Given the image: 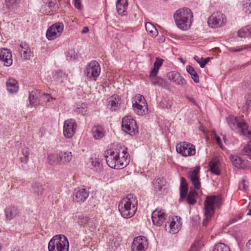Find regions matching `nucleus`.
Listing matches in <instances>:
<instances>
[{
    "mask_svg": "<svg viewBox=\"0 0 251 251\" xmlns=\"http://www.w3.org/2000/svg\"><path fill=\"white\" fill-rule=\"evenodd\" d=\"M243 10L246 13H251V0H245L243 2Z\"/></svg>",
    "mask_w": 251,
    "mask_h": 251,
    "instance_id": "nucleus-48",
    "label": "nucleus"
},
{
    "mask_svg": "<svg viewBox=\"0 0 251 251\" xmlns=\"http://www.w3.org/2000/svg\"><path fill=\"white\" fill-rule=\"evenodd\" d=\"M89 192L85 188L75 189L73 200L77 202L84 201L89 196Z\"/></svg>",
    "mask_w": 251,
    "mask_h": 251,
    "instance_id": "nucleus-18",
    "label": "nucleus"
},
{
    "mask_svg": "<svg viewBox=\"0 0 251 251\" xmlns=\"http://www.w3.org/2000/svg\"><path fill=\"white\" fill-rule=\"evenodd\" d=\"M228 124L232 130L240 132L246 136L249 137L251 131L248 130V126L245 120L233 116L227 118Z\"/></svg>",
    "mask_w": 251,
    "mask_h": 251,
    "instance_id": "nucleus-5",
    "label": "nucleus"
},
{
    "mask_svg": "<svg viewBox=\"0 0 251 251\" xmlns=\"http://www.w3.org/2000/svg\"><path fill=\"white\" fill-rule=\"evenodd\" d=\"M6 87L9 93L12 94L17 93L19 89L18 83L14 79H9L6 82Z\"/></svg>",
    "mask_w": 251,
    "mask_h": 251,
    "instance_id": "nucleus-26",
    "label": "nucleus"
},
{
    "mask_svg": "<svg viewBox=\"0 0 251 251\" xmlns=\"http://www.w3.org/2000/svg\"><path fill=\"white\" fill-rule=\"evenodd\" d=\"M194 59L200 64V66L201 68H204L206 64L210 60V58L209 57H207L204 59H202V58H200L199 57L196 55L194 57Z\"/></svg>",
    "mask_w": 251,
    "mask_h": 251,
    "instance_id": "nucleus-50",
    "label": "nucleus"
},
{
    "mask_svg": "<svg viewBox=\"0 0 251 251\" xmlns=\"http://www.w3.org/2000/svg\"><path fill=\"white\" fill-rule=\"evenodd\" d=\"M77 223L82 227H85L86 226L91 227L95 226V225L93 226V221L92 219H90L88 217L83 215L78 217Z\"/></svg>",
    "mask_w": 251,
    "mask_h": 251,
    "instance_id": "nucleus-28",
    "label": "nucleus"
},
{
    "mask_svg": "<svg viewBox=\"0 0 251 251\" xmlns=\"http://www.w3.org/2000/svg\"><path fill=\"white\" fill-rule=\"evenodd\" d=\"M93 138L96 140H100L105 135L104 129L100 126H95L92 129Z\"/></svg>",
    "mask_w": 251,
    "mask_h": 251,
    "instance_id": "nucleus-25",
    "label": "nucleus"
},
{
    "mask_svg": "<svg viewBox=\"0 0 251 251\" xmlns=\"http://www.w3.org/2000/svg\"><path fill=\"white\" fill-rule=\"evenodd\" d=\"M159 69L155 68L154 67L150 73V78H152V77L157 76V74L158 72Z\"/></svg>",
    "mask_w": 251,
    "mask_h": 251,
    "instance_id": "nucleus-58",
    "label": "nucleus"
},
{
    "mask_svg": "<svg viewBox=\"0 0 251 251\" xmlns=\"http://www.w3.org/2000/svg\"><path fill=\"white\" fill-rule=\"evenodd\" d=\"M20 1V0H5L6 5L8 9L17 6Z\"/></svg>",
    "mask_w": 251,
    "mask_h": 251,
    "instance_id": "nucleus-51",
    "label": "nucleus"
},
{
    "mask_svg": "<svg viewBox=\"0 0 251 251\" xmlns=\"http://www.w3.org/2000/svg\"><path fill=\"white\" fill-rule=\"evenodd\" d=\"M132 107L134 112L139 115H143L148 111L147 104L132 105Z\"/></svg>",
    "mask_w": 251,
    "mask_h": 251,
    "instance_id": "nucleus-31",
    "label": "nucleus"
},
{
    "mask_svg": "<svg viewBox=\"0 0 251 251\" xmlns=\"http://www.w3.org/2000/svg\"><path fill=\"white\" fill-rule=\"evenodd\" d=\"M19 209L14 206H9L6 207L4 210L5 218L8 221H10L19 216Z\"/></svg>",
    "mask_w": 251,
    "mask_h": 251,
    "instance_id": "nucleus-20",
    "label": "nucleus"
},
{
    "mask_svg": "<svg viewBox=\"0 0 251 251\" xmlns=\"http://www.w3.org/2000/svg\"><path fill=\"white\" fill-rule=\"evenodd\" d=\"M154 191H160L163 186L165 185V180L162 178H157L152 182Z\"/></svg>",
    "mask_w": 251,
    "mask_h": 251,
    "instance_id": "nucleus-38",
    "label": "nucleus"
},
{
    "mask_svg": "<svg viewBox=\"0 0 251 251\" xmlns=\"http://www.w3.org/2000/svg\"><path fill=\"white\" fill-rule=\"evenodd\" d=\"M163 61V59L159 58H156V61L153 64L154 67L159 69L160 67L162 65Z\"/></svg>",
    "mask_w": 251,
    "mask_h": 251,
    "instance_id": "nucleus-56",
    "label": "nucleus"
},
{
    "mask_svg": "<svg viewBox=\"0 0 251 251\" xmlns=\"http://www.w3.org/2000/svg\"><path fill=\"white\" fill-rule=\"evenodd\" d=\"M246 155L251 159V142H250L244 148Z\"/></svg>",
    "mask_w": 251,
    "mask_h": 251,
    "instance_id": "nucleus-55",
    "label": "nucleus"
},
{
    "mask_svg": "<svg viewBox=\"0 0 251 251\" xmlns=\"http://www.w3.org/2000/svg\"><path fill=\"white\" fill-rule=\"evenodd\" d=\"M145 27L148 33L152 37H155L158 34L157 29L151 22H147L145 24Z\"/></svg>",
    "mask_w": 251,
    "mask_h": 251,
    "instance_id": "nucleus-36",
    "label": "nucleus"
},
{
    "mask_svg": "<svg viewBox=\"0 0 251 251\" xmlns=\"http://www.w3.org/2000/svg\"><path fill=\"white\" fill-rule=\"evenodd\" d=\"M166 217L163 210L157 208L152 212L151 214L152 223L154 225L161 226L165 222Z\"/></svg>",
    "mask_w": 251,
    "mask_h": 251,
    "instance_id": "nucleus-14",
    "label": "nucleus"
},
{
    "mask_svg": "<svg viewBox=\"0 0 251 251\" xmlns=\"http://www.w3.org/2000/svg\"><path fill=\"white\" fill-rule=\"evenodd\" d=\"M188 190V185L186 179L184 177L180 178V201H183L186 198Z\"/></svg>",
    "mask_w": 251,
    "mask_h": 251,
    "instance_id": "nucleus-22",
    "label": "nucleus"
},
{
    "mask_svg": "<svg viewBox=\"0 0 251 251\" xmlns=\"http://www.w3.org/2000/svg\"><path fill=\"white\" fill-rule=\"evenodd\" d=\"M69 242L63 235H56L50 240L48 244L49 251H68Z\"/></svg>",
    "mask_w": 251,
    "mask_h": 251,
    "instance_id": "nucleus-4",
    "label": "nucleus"
},
{
    "mask_svg": "<svg viewBox=\"0 0 251 251\" xmlns=\"http://www.w3.org/2000/svg\"><path fill=\"white\" fill-rule=\"evenodd\" d=\"M65 77V73L60 70L56 71L53 75V78L59 83L63 82L62 79Z\"/></svg>",
    "mask_w": 251,
    "mask_h": 251,
    "instance_id": "nucleus-43",
    "label": "nucleus"
},
{
    "mask_svg": "<svg viewBox=\"0 0 251 251\" xmlns=\"http://www.w3.org/2000/svg\"><path fill=\"white\" fill-rule=\"evenodd\" d=\"M246 99L245 104L243 106V111L245 113L251 110V92L246 96Z\"/></svg>",
    "mask_w": 251,
    "mask_h": 251,
    "instance_id": "nucleus-45",
    "label": "nucleus"
},
{
    "mask_svg": "<svg viewBox=\"0 0 251 251\" xmlns=\"http://www.w3.org/2000/svg\"><path fill=\"white\" fill-rule=\"evenodd\" d=\"M151 82L153 85L163 87L165 85V80L158 76L150 78Z\"/></svg>",
    "mask_w": 251,
    "mask_h": 251,
    "instance_id": "nucleus-40",
    "label": "nucleus"
},
{
    "mask_svg": "<svg viewBox=\"0 0 251 251\" xmlns=\"http://www.w3.org/2000/svg\"><path fill=\"white\" fill-rule=\"evenodd\" d=\"M198 195V193L195 191L191 190L187 198V202L191 205H194L196 203V197Z\"/></svg>",
    "mask_w": 251,
    "mask_h": 251,
    "instance_id": "nucleus-42",
    "label": "nucleus"
},
{
    "mask_svg": "<svg viewBox=\"0 0 251 251\" xmlns=\"http://www.w3.org/2000/svg\"><path fill=\"white\" fill-rule=\"evenodd\" d=\"M64 25L62 23H57L49 27L46 32V37L49 40H52L60 36L63 31Z\"/></svg>",
    "mask_w": 251,
    "mask_h": 251,
    "instance_id": "nucleus-9",
    "label": "nucleus"
},
{
    "mask_svg": "<svg viewBox=\"0 0 251 251\" xmlns=\"http://www.w3.org/2000/svg\"><path fill=\"white\" fill-rule=\"evenodd\" d=\"M108 106L112 111L120 108L121 103L120 97L116 95H113L108 99Z\"/></svg>",
    "mask_w": 251,
    "mask_h": 251,
    "instance_id": "nucleus-19",
    "label": "nucleus"
},
{
    "mask_svg": "<svg viewBox=\"0 0 251 251\" xmlns=\"http://www.w3.org/2000/svg\"><path fill=\"white\" fill-rule=\"evenodd\" d=\"M148 246V240L145 236L135 237L132 243V251H145Z\"/></svg>",
    "mask_w": 251,
    "mask_h": 251,
    "instance_id": "nucleus-11",
    "label": "nucleus"
},
{
    "mask_svg": "<svg viewBox=\"0 0 251 251\" xmlns=\"http://www.w3.org/2000/svg\"><path fill=\"white\" fill-rule=\"evenodd\" d=\"M116 151H118V150L115 149V151H112L111 150H108L105 153V155H106L107 156H115V154H116Z\"/></svg>",
    "mask_w": 251,
    "mask_h": 251,
    "instance_id": "nucleus-60",
    "label": "nucleus"
},
{
    "mask_svg": "<svg viewBox=\"0 0 251 251\" xmlns=\"http://www.w3.org/2000/svg\"><path fill=\"white\" fill-rule=\"evenodd\" d=\"M21 55L26 60L29 59L33 56V53L31 52L30 48L28 44L25 42H21L20 45Z\"/></svg>",
    "mask_w": 251,
    "mask_h": 251,
    "instance_id": "nucleus-21",
    "label": "nucleus"
},
{
    "mask_svg": "<svg viewBox=\"0 0 251 251\" xmlns=\"http://www.w3.org/2000/svg\"><path fill=\"white\" fill-rule=\"evenodd\" d=\"M74 4L75 8L78 9H81L82 5L81 4V0H75Z\"/></svg>",
    "mask_w": 251,
    "mask_h": 251,
    "instance_id": "nucleus-59",
    "label": "nucleus"
},
{
    "mask_svg": "<svg viewBox=\"0 0 251 251\" xmlns=\"http://www.w3.org/2000/svg\"><path fill=\"white\" fill-rule=\"evenodd\" d=\"M200 167H197L193 170L188 173V176L190 178L195 189L199 190L201 187V183L199 180V174L200 173Z\"/></svg>",
    "mask_w": 251,
    "mask_h": 251,
    "instance_id": "nucleus-16",
    "label": "nucleus"
},
{
    "mask_svg": "<svg viewBox=\"0 0 251 251\" xmlns=\"http://www.w3.org/2000/svg\"><path fill=\"white\" fill-rule=\"evenodd\" d=\"M219 161L218 160H212L209 162V170L211 172L216 175L220 174V170L219 169Z\"/></svg>",
    "mask_w": 251,
    "mask_h": 251,
    "instance_id": "nucleus-33",
    "label": "nucleus"
},
{
    "mask_svg": "<svg viewBox=\"0 0 251 251\" xmlns=\"http://www.w3.org/2000/svg\"><path fill=\"white\" fill-rule=\"evenodd\" d=\"M201 243L200 241L195 242L192 246L189 251H200Z\"/></svg>",
    "mask_w": 251,
    "mask_h": 251,
    "instance_id": "nucleus-54",
    "label": "nucleus"
},
{
    "mask_svg": "<svg viewBox=\"0 0 251 251\" xmlns=\"http://www.w3.org/2000/svg\"><path fill=\"white\" fill-rule=\"evenodd\" d=\"M121 150L118 149V151H116V154L119 155L118 160L119 165L118 167L123 169L129 164L130 157L126 147L121 148Z\"/></svg>",
    "mask_w": 251,
    "mask_h": 251,
    "instance_id": "nucleus-13",
    "label": "nucleus"
},
{
    "mask_svg": "<svg viewBox=\"0 0 251 251\" xmlns=\"http://www.w3.org/2000/svg\"><path fill=\"white\" fill-rule=\"evenodd\" d=\"M159 105L162 108L169 109L172 105V101L169 100L163 99L159 102Z\"/></svg>",
    "mask_w": 251,
    "mask_h": 251,
    "instance_id": "nucleus-49",
    "label": "nucleus"
},
{
    "mask_svg": "<svg viewBox=\"0 0 251 251\" xmlns=\"http://www.w3.org/2000/svg\"><path fill=\"white\" fill-rule=\"evenodd\" d=\"M59 153H50L48 155V163L51 165L60 164Z\"/></svg>",
    "mask_w": 251,
    "mask_h": 251,
    "instance_id": "nucleus-32",
    "label": "nucleus"
},
{
    "mask_svg": "<svg viewBox=\"0 0 251 251\" xmlns=\"http://www.w3.org/2000/svg\"><path fill=\"white\" fill-rule=\"evenodd\" d=\"M118 154H116L114 156L104 155L106 163L110 168L117 170L121 169V168L118 167L119 165L118 160Z\"/></svg>",
    "mask_w": 251,
    "mask_h": 251,
    "instance_id": "nucleus-23",
    "label": "nucleus"
},
{
    "mask_svg": "<svg viewBox=\"0 0 251 251\" xmlns=\"http://www.w3.org/2000/svg\"><path fill=\"white\" fill-rule=\"evenodd\" d=\"M91 164L93 167H95L96 169H97V168H99L100 163L98 160L95 159L91 161Z\"/></svg>",
    "mask_w": 251,
    "mask_h": 251,
    "instance_id": "nucleus-61",
    "label": "nucleus"
},
{
    "mask_svg": "<svg viewBox=\"0 0 251 251\" xmlns=\"http://www.w3.org/2000/svg\"><path fill=\"white\" fill-rule=\"evenodd\" d=\"M76 54L75 50H69L67 53V59L68 60H75L76 58Z\"/></svg>",
    "mask_w": 251,
    "mask_h": 251,
    "instance_id": "nucleus-52",
    "label": "nucleus"
},
{
    "mask_svg": "<svg viewBox=\"0 0 251 251\" xmlns=\"http://www.w3.org/2000/svg\"><path fill=\"white\" fill-rule=\"evenodd\" d=\"M181 225V224H180L179 222H178V223H176L175 219H173V220L169 224V227L170 229L169 232L174 234L176 233L180 229Z\"/></svg>",
    "mask_w": 251,
    "mask_h": 251,
    "instance_id": "nucleus-41",
    "label": "nucleus"
},
{
    "mask_svg": "<svg viewBox=\"0 0 251 251\" xmlns=\"http://www.w3.org/2000/svg\"><path fill=\"white\" fill-rule=\"evenodd\" d=\"M144 103V104H147L145 98L140 94L136 95L132 101V105L143 104Z\"/></svg>",
    "mask_w": 251,
    "mask_h": 251,
    "instance_id": "nucleus-44",
    "label": "nucleus"
},
{
    "mask_svg": "<svg viewBox=\"0 0 251 251\" xmlns=\"http://www.w3.org/2000/svg\"><path fill=\"white\" fill-rule=\"evenodd\" d=\"M215 139H216V141L217 144L222 148V144L221 140V138H220V137L216 136Z\"/></svg>",
    "mask_w": 251,
    "mask_h": 251,
    "instance_id": "nucleus-63",
    "label": "nucleus"
},
{
    "mask_svg": "<svg viewBox=\"0 0 251 251\" xmlns=\"http://www.w3.org/2000/svg\"><path fill=\"white\" fill-rule=\"evenodd\" d=\"M251 35V26L248 25L239 30L238 35L241 38H246Z\"/></svg>",
    "mask_w": 251,
    "mask_h": 251,
    "instance_id": "nucleus-39",
    "label": "nucleus"
},
{
    "mask_svg": "<svg viewBox=\"0 0 251 251\" xmlns=\"http://www.w3.org/2000/svg\"><path fill=\"white\" fill-rule=\"evenodd\" d=\"M89 29L88 26H84L83 27L82 30H81V32L82 34H85L89 32Z\"/></svg>",
    "mask_w": 251,
    "mask_h": 251,
    "instance_id": "nucleus-64",
    "label": "nucleus"
},
{
    "mask_svg": "<svg viewBox=\"0 0 251 251\" xmlns=\"http://www.w3.org/2000/svg\"><path fill=\"white\" fill-rule=\"evenodd\" d=\"M56 4V0H51L49 1L48 3V6L49 7L51 10H52L53 9L55 8V5Z\"/></svg>",
    "mask_w": 251,
    "mask_h": 251,
    "instance_id": "nucleus-57",
    "label": "nucleus"
},
{
    "mask_svg": "<svg viewBox=\"0 0 251 251\" xmlns=\"http://www.w3.org/2000/svg\"><path fill=\"white\" fill-rule=\"evenodd\" d=\"M122 127L123 131L131 136L135 135L138 132L136 121L130 116L123 119Z\"/></svg>",
    "mask_w": 251,
    "mask_h": 251,
    "instance_id": "nucleus-7",
    "label": "nucleus"
},
{
    "mask_svg": "<svg viewBox=\"0 0 251 251\" xmlns=\"http://www.w3.org/2000/svg\"><path fill=\"white\" fill-rule=\"evenodd\" d=\"M87 105L85 103L77 104L76 108L75 109V112L76 114H80L83 115L87 110Z\"/></svg>",
    "mask_w": 251,
    "mask_h": 251,
    "instance_id": "nucleus-46",
    "label": "nucleus"
},
{
    "mask_svg": "<svg viewBox=\"0 0 251 251\" xmlns=\"http://www.w3.org/2000/svg\"><path fill=\"white\" fill-rule=\"evenodd\" d=\"M77 125L74 119H68L65 121L63 126V134L68 139L71 138L75 132Z\"/></svg>",
    "mask_w": 251,
    "mask_h": 251,
    "instance_id": "nucleus-10",
    "label": "nucleus"
},
{
    "mask_svg": "<svg viewBox=\"0 0 251 251\" xmlns=\"http://www.w3.org/2000/svg\"><path fill=\"white\" fill-rule=\"evenodd\" d=\"M174 18L178 28L187 30L190 28L193 22V13L189 8H180L174 13Z\"/></svg>",
    "mask_w": 251,
    "mask_h": 251,
    "instance_id": "nucleus-2",
    "label": "nucleus"
},
{
    "mask_svg": "<svg viewBox=\"0 0 251 251\" xmlns=\"http://www.w3.org/2000/svg\"><path fill=\"white\" fill-rule=\"evenodd\" d=\"M186 71L191 75L192 79L195 83L199 82V76L192 66L190 65L187 66Z\"/></svg>",
    "mask_w": 251,
    "mask_h": 251,
    "instance_id": "nucleus-37",
    "label": "nucleus"
},
{
    "mask_svg": "<svg viewBox=\"0 0 251 251\" xmlns=\"http://www.w3.org/2000/svg\"><path fill=\"white\" fill-rule=\"evenodd\" d=\"M222 198L220 196H211L207 197L204 201V216L203 225L206 226L211 217L214 213V206L219 207L222 205Z\"/></svg>",
    "mask_w": 251,
    "mask_h": 251,
    "instance_id": "nucleus-3",
    "label": "nucleus"
},
{
    "mask_svg": "<svg viewBox=\"0 0 251 251\" xmlns=\"http://www.w3.org/2000/svg\"><path fill=\"white\" fill-rule=\"evenodd\" d=\"M226 16L219 11L213 13L207 20L208 26L211 28L222 27L226 25Z\"/></svg>",
    "mask_w": 251,
    "mask_h": 251,
    "instance_id": "nucleus-6",
    "label": "nucleus"
},
{
    "mask_svg": "<svg viewBox=\"0 0 251 251\" xmlns=\"http://www.w3.org/2000/svg\"><path fill=\"white\" fill-rule=\"evenodd\" d=\"M44 188L42 184L39 182H35L32 185V191L33 193L41 196L43 194Z\"/></svg>",
    "mask_w": 251,
    "mask_h": 251,
    "instance_id": "nucleus-35",
    "label": "nucleus"
},
{
    "mask_svg": "<svg viewBox=\"0 0 251 251\" xmlns=\"http://www.w3.org/2000/svg\"><path fill=\"white\" fill-rule=\"evenodd\" d=\"M138 201L133 194H129L124 198L119 204V210L125 218H131L135 214L137 209Z\"/></svg>",
    "mask_w": 251,
    "mask_h": 251,
    "instance_id": "nucleus-1",
    "label": "nucleus"
},
{
    "mask_svg": "<svg viewBox=\"0 0 251 251\" xmlns=\"http://www.w3.org/2000/svg\"><path fill=\"white\" fill-rule=\"evenodd\" d=\"M213 251H230V249L226 244L219 243L215 245Z\"/></svg>",
    "mask_w": 251,
    "mask_h": 251,
    "instance_id": "nucleus-47",
    "label": "nucleus"
},
{
    "mask_svg": "<svg viewBox=\"0 0 251 251\" xmlns=\"http://www.w3.org/2000/svg\"><path fill=\"white\" fill-rule=\"evenodd\" d=\"M176 150L178 153L184 157L193 156L196 153L195 146L186 142H180L177 144Z\"/></svg>",
    "mask_w": 251,
    "mask_h": 251,
    "instance_id": "nucleus-8",
    "label": "nucleus"
},
{
    "mask_svg": "<svg viewBox=\"0 0 251 251\" xmlns=\"http://www.w3.org/2000/svg\"><path fill=\"white\" fill-rule=\"evenodd\" d=\"M28 99L30 104L32 107L36 108L40 104V101L38 99V95L36 92H31L29 93Z\"/></svg>",
    "mask_w": 251,
    "mask_h": 251,
    "instance_id": "nucleus-30",
    "label": "nucleus"
},
{
    "mask_svg": "<svg viewBox=\"0 0 251 251\" xmlns=\"http://www.w3.org/2000/svg\"><path fill=\"white\" fill-rule=\"evenodd\" d=\"M29 149L25 147L22 149V156L20 157L21 163L25 164H26L29 160Z\"/></svg>",
    "mask_w": 251,
    "mask_h": 251,
    "instance_id": "nucleus-34",
    "label": "nucleus"
},
{
    "mask_svg": "<svg viewBox=\"0 0 251 251\" xmlns=\"http://www.w3.org/2000/svg\"><path fill=\"white\" fill-rule=\"evenodd\" d=\"M243 50V48H230L229 49V50L232 52H239L242 51Z\"/></svg>",
    "mask_w": 251,
    "mask_h": 251,
    "instance_id": "nucleus-62",
    "label": "nucleus"
},
{
    "mask_svg": "<svg viewBox=\"0 0 251 251\" xmlns=\"http://www.w3.org/2000/svg\"><path fill=\"white\" fill-rule=\"evenodd\" d=\"M127 6V0H118L116 2V9L118 14L126 15Z\"/></svg>",
    "mask_w": 251,
    "mask_h": 251,
    "instance_id": "nucleus-24",
    "label": "nucleus"
},
{
    "mask_svg": "<svg viewBox=\"0 0 251 251\" xmlns=\"http://www.w3.org/2000/svg\"><path fill=\"white\" fill-rule=\"evenodd\" d=\"M0 60L3 62L4 66L7 67L11 66L12 64L13 60L10 50L5 48L0 49Z\"/></svg>",
    "mask_w": 251,
    "mask_h": 251,
    "instance_id": "nucleus-17",
    "label": "nucleus"
},
{
    "mask_svg": "<svg viewBox=\"0 0 251 251\" xmlns=\"http://www.w3.org/2000/svg\"><path fill=\"white\" fill-rule=\"evenodd\" d=\"M100 68L99 63L95 60L92 61L87 66L85 74L88 77L94 78L99 76Z\"/></svg>",
    "mask_w": 251,
    "mask_h": 251,
    "instance_id": "nucleus-12",
    "label": "nucleus"
},
{
    "mask_svg": "<svg viewBox=\"0 0 251 251\" xmlns=\"http://www.w3.org/2000/svg\"><path fill=\"white\" fill-rule=\"evenodd\" d=\"M248 181L246 180H243L239 183V189L242 191H246L248 187Z\"/></svg>",
    "mask_w": 251,
    "mask_h": 251,
    "instance_id": "nucleus-53",
    "label": "nucleus"
},
{
    "mask_svg": "<svg viewBox=\"0 0 251 251\" xmlns=\"http://www.w3.org/2000/svg\"><path fill=\"white\" fill-rule=\"evenodd\" d=\"M167 77L170 80L173 81L176 85L184 87L187 84V81L179 73L176 71H172L167 74Z\"/></svg>",
    "mask_w": 251,
    "mask_h": 251,
    "instance_id": "nucleus-15",
    "label": "nucleus"
},
{
    "mask_svg": "<svg viewBox=\"0 0 251 251\" xmlns=\"http://www.w3.org/2000/svg\"><path fill=\"white\" fill-rule=\"evenodd\" d=\"M60 164L69 163L72 158V153L70 151H65L59 152Z\"/></svg>",
    "mask_w": 251,
    "mask_h": 251,
    "instance_id": "nucleus-27",
    "label": "nucleus"
},
{
    "mask_svg": "<svg viewBox=\"0 0 251 251\" xmlns=\"http://www.w3.org/2000/svg\"><path fill=\"white\" fill-rule=\"evenodd\" d=\"M230 159L233 165L237 168L243 169L245 167L244 161L238 156L230 155Z\"/></svg>",
    "mask_w": 251,
    "mask_h": 251,
    "instance_id": "nucleus-29",
    "label": "nucleus"
}]
</instances>
